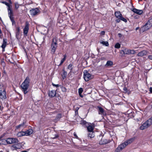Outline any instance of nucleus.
Returning <instances> with one entry per match:
<instances>
[{"mask_svg":"<svg viewBox=\"0 0 152 152\" xmlns=\"http://www.w3.org/2000/svg\"><path fill=\"white\" fill-rule=\"evenodd\" d=\"M30 81L29 77H27L21 85V90L24 94H26L29 91Z\"/></svg>","mask_w":152,"mask_h":152,"instance_id":"nucleus-1","label":"nucleus"},{"mask_svg":"<svg viewBox=\"0 0 152 152\" xmlns=\"http://www.w3.org/2000/svg\"><path fill=\"white\" fill-rule=\"evenodd\" d=\"M134 140L133 138H130L121 144L115 149V152H120L128 144L131 143Z\"/></svg>","mask_w":152,"mask_h":152,"instance_id":"nucleus-2","label":"nucleus"},{"mask_svg":"<svg viewBox=\"0 0 152 152\" xmlns=\"http://www.w3.org/2000/svg\"><path fill=\"white\" fill-rule=\"evenodd\" d=\"M1 3L5 4L7 6L8 16L10 17L11 21L12 22H14V18L13 17V12L12 10V6L6 1H2L1 2Z\"/></svg>","mask_w":152,"mask_h":152,"instance_id":"nucleus-3","label":"nucleus"},{"mask_svg":"<svg viewBox=\"0 0 152 152\" xmlns=\"http://www.w3.org/2000/svg\"><path fill=\"white\" fill-rule=\"evenodd\" d=\"M152 26V19H150L145 23V24L142 27L141 30L142 31L144 32L149 29Z\"/></svg>","mask_w":152,"mask_h":152,"instance_id":"nucleus-4","label":"nucleus"},{"mask_svg":"<svg viewBox=\"0 0 152 152\" xmlns=\"http://www.w3.org/2000/svg\"><path fill=\"white\" fill-rule=\"evenodd\" d=\"M93 76L90 74L87 70H84L83 72V78L86 81H88L92 79Z\"/></svg>","mask_w":152,"mask_h":152,"instance_id":"nucleus-5","label":"nucleus"},{"mask_svg":"<svg viewBox=\"0 0 152 152\" xmlns=\"http://www.w3.org/2000/svg\"><path fill=\"white\" fill-rule=\"evenodd\" d=\"M58 44L56 41H54V39H53L52 42L51 46V53L53 54L54 53L57 47Z\"/></svg>","mask_w":152,"mask_h":152,"instance_id":"nucleus-6","label":"nucleus"},{"mask_svg":"<svg viewBox=\"0 0 152 152\" xmlns=\"http://www.w3.org/2000/svg\"><path fill=\"white\" fill-rule=\"evenodd\" d=\"M29 24L28 21H26L25 23V27L23 28V34L24 36H27L29 30Z\"/></svg>","mask_w":152,"mask_h":152,"instance_id":"nucleus-7","label":"nucleus"},{"mask_svg":"<svg viewBox=\"0 0 152 152\" xmlns=\"http://www.w3.org/2000/svg\"><path fill=\"white\" fill-rule=\"evenodd\" d=\"M0 98L3 100L7 98L6 89H4L3 91H0Z\"/></svg>","mask_w":152,"mask_h":152,"instance_id":"nucleus-8","label":"nucleus"},{"mask_svg":"<svg viewBox=\"0 0 152 152\" xmlns=\"http://www.w3.org/2000/svg\"><path fill=\"white\" fill-rule=\"evenodd\" d=\"M151 125L149 123L148 121V120H147L140 126V129L143 130L146 129Z\"/></svg>","mask_w":152,"mask_h":152,"instance_id":"nucleus-9","label":"nucleus"},{"mask_svg":"<svg viewBox=\"0 0 152 152\" xmlns=\"http://www.w3.org/2000/svg\"><path fill=\"white\" fill-rule=\"evenodd\" d=\"M39 12V10L37 8L32 9L30 10V13L32 16L37 15Z\"/></svg>","mask_w":152,"mask_h":152,"instance_id":"nucleus-10","label":"nucleus"},{"mask_svg":"<svg viewBox=\"0 0 152 152\" xmlns=\"http://www.w3.org/2000/svg\"><path fill=\"white\" fill-rule=\"evenodd\" d=\"M17 143L16 144L13 145L11 147V149L12 150H17V149H20L21 148L22 146L21 144L18 143Z\"/></svg>","mask_w":152,"mask_h":152,"instance_id":"nucleus-11","label":"nucleus"},{"mask_svg":"<svg viewBox=\"0 0 152 152\" xmlns=\"http://www.w3.org/2000/svg\"><path fill=\"white\" fill-rule=\"evenodd\" d=\"M48 96L52 98L56 96V91L54 90H52L50 91H49L48 92Z\"/></svg>","mask_w":152,"mask_h":152,"instance_id":"nucleus-12","label":"nucleus"},{"mask_svg":"<svg viewBox=\"0 0 152 152\" xmlns=\"http://www.w3.org/2000/svg\"><path fill=\"white\" fill-rule=\"evenodd\" d=\"M26 120H24L23 123L16 126V128L17 129L20 128L23 129L26 127L27 125H26Z\"/></svg>","mask_w":152,"mask_h":152,"instance_id":"nucleus-13","label":"nucleus"},{"mask_svg":"<svg viewBox=\"0 0 152 152\" xmlns=\"http://www.w3.org/2000/svg\"><path fill=\"white\" fill-rule=\"evenodd\" d=\"M98 113L99 114L101 115H104L105 114V111L104 109L101 107H97Z\"/></svg>","mask_w":152,"mask_h":152,"instance_id":"nucleus-14","label":"nucleus"},{"mask_svg":"<svg viewBox=\"0 0 152 152\" xmlns=\"http://www.w3.org/2000/svg\"><path fill=\"white\" fill-rule=\"evenodd\" d=\"M132 10L134 13L139 15L142 14L143 13L142 10H137L136 8H134Z\"/></svg>","mask_w":152,"mask_h":152,"instance_id":"nucleus-15","label":"nucleus"},{"mask_svg":"<svg viewBox=\"0 0 152 152\" xmlns=\"http://www.w3.org/2000/svg\"><path fill=\"white\" fill-rule=\"evenodd\" d=\"M148 53V52L146 50H143L139 53L137 56H142L146 55Z\"/></svg>","mask_w":152,"mask_h":152,"instance_id":"nucleus-16","label":"nucleus"},{"mask_svg":"<svg viewBox=\"0 0 152 152\" xmlns=\"http://www.w3.org/2000/svg\"><path fill=\"white\" fill-rule=\"evenodd\" d=\"M109 142L107 140L104 139L102 138L99 142V144L100 145H104L108 143Z\"/></svg>","mask_w":152,"mask_h":152,"instance_id":"nucleus-17","label":"nucleus"},{"mask_svg":"<svg viewBox=\"0 0 152 152\" xmlns=\"http://www.w3.org/2000/svg\"><path fill=\"white\" fill-rule=\"evenodd\" d=\"M7 40L6 39H4L3 40V43L1 46V47L3 50H4L5 48L6 47L7 43Z\"/></svg>","mask_w":152,"mask_h":152,"instance_id":"nucleus-18","label":"nucleus"},{"mask_svg":"<svg viewBox=\"0 0 152 152\" xmlns=\"http://www.w3.org/2000/svg\"><path fill=\"white\" fill-rule=\"evenodd\" d=\"M33 130L32 129H30L25 132V135H29L33 133Z\"/></svg>","mask_w":152,"mask_h":152,"instance_id":"nucleus-19","label":"nucleus"},{"mask_svg":"<svg viewBox=\"0 0 152 152\" xmlns=\"http://www.w3.org/2000/svg\"><path fill=\"white\" fill-rule=\"evenodd\" d=\"M115 16L118 19L122 16V15L121 14V12L119 11L115 12Z\"/></svg>","mask_w":152,"mask_h":152,"instance_id":"nucleus-20","label":"nucleus"},{"mask_svg":"<svg viewBox=\"0 0 152 152\" xmlns=\"http://www.w3.org/2000/svg\"><path fill=\"white\" fill-rule=\"evenodd\" d=\"M87 129L88 132H92L94 130V127L88 125L87 126Z\"/></svg>","mask_w":152,"mask_h":152,"instance_id":"nucleus-21","label":"nucleus"},{"mask_svg":"<svg viewBox=\"0 0 152 152\" xmlns=\"http://www.w3.org/2000/svg\"><path fill=\"white\" fill-rule=\"evenodd\" d=\"M17 135L18 137H20L25 135V132L23 131L19 132L17 133Z\"/></svg>","mask_w":152,"mask_h":152,"instance_id":"nucleus-22","label":"nucleus"},{"mask_svg":"<svg viewBox=\"0 0 152 152\" xmlns=\"http://www.w3.org/2000/svg\"><path fill=\"white\" fill-rule=\"evenodd\" d=\"M129 50L127 49H124L122 50V52L124 55V54H129Z\"/></svg>","mask_w":152,"mask_h":152,"instance_id":"nucleus-23","label":"nucleus"},{"mask_svg":"<svg viewBox=\"0 0 152 152\" xmlns=\"http://www.w3.org/2000/svg\"><path fill=\"white\" fill-rule=\"evenodd\" d=\"M100 43L102 44L103 45L106 46H108L109 45V43L107 41H100Z\"/></svg>","mask_w":152,"mask_h":152,"instance_id":"nucleus-24","label":"nucleus"},{"mask_svg":"<svg viewBox=\"0 0 152 152\" xmlns=\"http://www.w3.org/2000/svg\"><path fill=\"white\" fill-rule=\"evenodd\" d=\"M63 56L64 57L61 60V62L59 65H58L59 66L61 65L66 59V55H64Z\"/></svg>","mask_w":152,"mask_h":152,"instance_id":"nucleus-25","label":"nucleus"},{"mask_svg":"<svg viewBox=\"0 0 152 152\" xmlns=\"http://www.w3.org/2000/svg\"><path fill=\"white\" fill-rule=\"evenodd\" d=\"M113 65V62L110 61H107L105 66H112Z\"/></svg>","mask_w":152,"mask_h":152,"instance_id":"nucleus-26","label":"nucleus"},{"mask_svg":"<svg viewBox=\"0 0 152 152\" xmlns=\"http://www.w3.org/2000/svg\"><path fill=\"white\" fill-rule=\"evenodd\" d=\"M0 143L3 145L7 144L6 139H2L0 140Z\"/></svg>","mask_w":152,"mask_h":152,"instance_id":"nucleus-27","label":"nucleus"},{"mask_svg":"<svg viewBox=\"0 0 152 152\" xmlns=\"http://www.w3.org/2000/svg\"><path fill=\"white\" fill-rule=\"evenodd\" d=\"M12 143H17L19 142L18 140L16 138H12Z\"/></svg>","mask_w":152,"mask_h":152,"instance_id":"nucleus-28","label":"nucleus"},{"mask_svg":"<svg viewBox=\"0 0 152 152\" xmlns=\"http://www.w3.org/2000/svg\"><path fill=\"white\" fill-rule=\"evenodd\" d=\"M88 136L91 138H93L95 136L94 133L93 132H90L88 134Z\"/></svg>","mask_w":152,"mask_h":152,"instance_id":"nucleus-29","label":"nucleus"},{"mask_svg":"<svg viewBox=\"0 0 152 152\" xmlns=\"http://www.w3.org/2000/svg\"><path fill=\"white\" fill-rule=\"evenodd\" d=\"M80 124L86 126L89 125L86 121L84 120H81L80 121Z\"/></svg>","mask_w":152,"mask_h":152,"instance_id":"nucleus-30","label":"nucleus"},{"mask_svg":"<svg viewBox=\"0 0 152 152\" xmlns=\"http://www.w3.org/2000/svg\"><path fill=\"white\" fill-rule=\"evenodd\" d=\"M5 89L3 82H0V91H3Z\"/></svg>","mask_w":152,"mask_h":152,"instance_id":"nucleus-31","label":"nucleus"},{"mask_svg":"<svg viewBox=\"0 0 152 152\" xmlns=\"http://www.w3.org/2000/svg\"><path fill=\"white\" fill-rule=\"evenodd\" d=\"M15 9L17 10L19 8L20 6H21V4H19L18 2H15L14 3Z\"/></svg>","mask_w":152,"mask_h":152,"instance_id":"nucleus-32","label":"nucleus"},{"mask_svg":"<svg viewBox=\"0 0 152 152\" xmlns=\"http://www.w3.org/2000/svg\"><path fill=\"white\" fill-rule=\"evenodd\" d=\"M7 144H12V138H9L6 139Z\"/></svg>","mask_w":152,"mask_h":152,"instance_id":"nucleus-33","label":"nucleus"},{"mask_svg":"<svg viewBox=\"0 0 152 152\" xmlns=\"http://www.w3.org/2000/svg\"><path fill=\"white\" fill-rule=\"evenodd\" d=\"M121 47V45L118 43H116L115 45V48H116L118 49Z\"/></svg>","mask_w":152,"mask_h":152,"instance_id":"nucleus-34","label":"nucleus"},{"mask_svg":"<svg viewBox=\"0 0 152 152\" xmlns=\"http://www.w3.org/2000/svg\"><path fill=\"white\" fill-rule=\"evenodd\" d=\"M119 19H120V20H122L124 22H125L126 23V22H127V20H126V19L125 18H124L122 16H121L120 18Z\"/></svg>","mask_w":152,"mask_h":152,"instance_id":"nucleus-35","label":"nucleus"},{"mask_svg":"<svg viewBox=\"0 0 152 152\" xmlns=\"http://www.w3.org/2000/svg\"><path fill=\"white\" fill-rule=\"evenodd\" d=\"M67 68L70 70V71H71L72 69H73V65H72L71 64H69L68 66L67 67Z\"/></svg>","mask_w":152,"mask_h":152,"instance_id":"nucleus-36","label":"nucleus"},{"mask_svg":"<svg viewBox=\"0 0 152 152\" xmlns=\"http://www.w3.org/2000/svg\"><path fill=\"white\" fill-rule=\"evenodd\" d=\"M17 32L16 34L17 35H19L20 33V29L19 27H17L16 28Z\"/></svg>","mask_w":152,"mask_h":152,"instance_id":"nucleus-37","label":"nucleus"},{"mask_svg":"<svg viewBox=\"0 0 152 152\" xmlns=\"http://www.w3.org/2000/svg\"><path fill=\"white\" fill-rule=\"evenodd\" d=\"M83 91V89L82 88H80L78 89V92L79 94H82Z\"/></svg>","mask_w":152,"mask_h":152,"instance_id":"nucleus-38","label":"nucleus"},{"mask_svg":"<svg viewBox=\"0 0 152 152\" xmlns=\"http://www.w3.org/2000/svg\"><path fill=\"white\" fill-rule=\"evenodd\" d=\"M61 116L62 115L61 113L58 114L56 116V119H59L61 117Z\"/></svg>","mask_w":152,"mask_h":152,"instance_id":"nucleus-39","label":"nucleus"},{"mask_svg":"<svg viewBox=\"0 0 152 152\" xmlns=\"http://www.w3.org/2000/svg\"><path fill=\"white\" fill-rule=\"evenodd\" d=\"M148 121L149 123V124L151 125L152 124V116L150 118L148 119Z\"/></svg>","mask_w":152,"mask_h":152,"instance_id":"nucleus-40","label":"nucleus"},{"mask_svg":"<svg viewBox=\"0 0 152 152\" xmlns=\"http://www.w3.org/2000/svg\"><path fill=\"white\" fill-rule=\"evenodd\" d=\"M129 54H134L135 53V51L133 50H129Z\"/></svg>","mask_w":152,"mask_h":152,"instance_id":"nucleus-41","label":"nucleus"},{"mask_svg":"<svg viewBox=\"0 0 152 152\" xmlns=\"http://www.w3.org/2000/svg\"><path fill=\"white\" fill-rule=\"evenodd\" d=\"M129 54H134L135 53V51L133 50H129Z\"/></svg>","mask_w":152,"mask_h":152,"instance_id":"nucleus-42","label":"nucleus"},{"mask_svg":"<svg viewBox=\"0 0 152 152\" xmlns=\"http://www.w3.org/2000/svg\"><path fill=\"white\" fill-rule=\"evenodd\" d=\"M52 85L53 86L56 87H58L60 86V85L59 84H55L53 83H52Z\"/></svg>","mask_w":152,"mask_h":152,"instance_id":"nucleus-43","label":"nucleus"},{"mask_svg":"<svg viewBox=\"0 0 152 152\" xmlns=\"http://www.w3.org/2000/svg\"><path fill=\"white\" fill-rule=\"evenodd\" d=\"M66 75H67V72L66 71H64V72H63V75H62L64 76V78H65L66 77Z\"/></svg>","mask_w":152,"mask_h":152,"instance_id":"nucleus-44","label":"nucleus"},{"mask_svg":"<svg viewBox=\"0 0 152 152\" xmlns=\"http://www.w3.org/2000/svg\"><path fill=\"white\" fill-rule=\"evenodd\" d=\"M105 32L104 31H101L100 33L101 35H104L105 34Z\"/></svg>","mask_w":152,"mask_h":152,"instance_id":"nucleus-45","label":"nucleus"},{"mask_svg":"<svg viewBox=\"0 0 152 152\" xmlns=\"http://www.w3.org/2000/svg\"><path fill=\"white\" fill-rule=\"evenodd\" d=\"M73 134H74V136L76 138H78V137L75 133L74 132V133Z\"/></svg>","mask_w":152,"mask_h":152,"instance_id":"nucleus-46","label":"nucleus"},{"mask_svg":"<svg viewBox=\"0 0 152 152\" xmlns=\"http://www.w3.org/2000/svg\"><path fill=\"white\" fill-rule=\"evenodd\" d=\"M2 35V31H1V28H0V38H1V37Z\"/></svg>","mask_w":152,"mask_h":152,"instance_id":"nucleus-47","label":"nucleus"},{"mask_svg":"<svg viewBox=\"0 0 152 152\" xmlns=\"http://www.w3.org/2000/svg\"><path fill=\"white\" fill-rule=\"evenodd\" d=\"M148 58L150 60H152V55H149L148 56Z\"/></svg>","mask_w":152,"mask_h":152,"instance_id":"nucleus-48","label":"nucleus"},{"mask_svg":"<svg viewBox=\"0 0 152 152\" xmlns=\"http://www.w3.org/2000/svg\"><path fill=\"white\" fill-rule=\"evenodd\" d=\"M58 137V135L57 134L55 135V136L53 137V139H56Z\"/></svg>","mask_w":152,"mask_h":152,"instance_id":"nucleus-49","label":"nucleus"},{"mask_svg":"<svg viewBox=\"0 0 152 152\" xmlns=\"http://www.w3.org/2000/svg\"><path fill=\"white\" fill-rule=\"evenodd\" d=\"M139 18V16L138 15L134 16V18L135 19H137Z\"/></svg>","mask_w":152,"mask_h":152,"instance_id":"nucleus-50","label":"nucleus"},{"mask_svg":"<svg viewBox=\"0 0 152 152\" xmlns=\"http://www.w3.org/2000/svg\"><path fill=\"white\" fill-rule=\"evenodd\" d=\"M120 19H117L116 21L117 22H118V23H119L120 21Z\"/></svg>","mask_w":152,"mask_h":152,"instance_id":"nucleus-51","label":"nucleus"},{"mask_svg":"<svg viewBox=\"0 0 152 152\" xmlns=\"http://www.w3.org/2000/svg\"><path fill=\"white\" fill-rule=\"evenodd\" d=\"M150 91L151 93H152V87L150 88Z\"/></svg>","mask_w":152,"mask_h":152,"instance_id":"nucleus-52","label":"nucleus"},{"mask_svg":"<svg viewBox=\"0 0 152 152\" xmlns=\"http://www.w3.org/2000/svg\"><path fill=\"white\" fill-rule=\"evenodd\" d=\"M118 35L119 36V37H121L122 36L121 34V33H118Z\"/></svg>","mask_w":152,"mask_h":152,"instance_id":"nucleus-53","label":"nucleus"},{"mask_svg":"<svg viewBox=\"0 0 152 152\" xmlns=\"http://www.w3.org/2000/svg\"><path fill=\"white\" fill-rule=\"evenodd\" d=\"M8 1L10 4H12V2L11 0H8Z\"/></svg>","mask_w":152,"mask_h":152,"instance_id":"nucleus-54","label":"nucleus"},{"mask_svg":"<svg viewBox=\"0 0 152 152\" xmlns=\"http://www.w3.org/2000/svg\"><path fill=\"white\" fill-rule=\"evenodd\" d=\"M121 53L123 55L124 54L123 53V52H122V50H121Z\"/></svg>","mask_w":152,"mask_h":152,"instance_id":"nucleus-55","label":"nucleus"},{"mask_svg":"<svg viewBox=\"0 0 152 152\" xmlns=\"http://www.w3.org/2000/svg\"><path fill=\"white\" fill-rule=\"evenodd\" d=\"M62 76L63 79H64L65 78H64V76L62 75Z\"/></svg>","mask_w":152,"mask_h":152,"instance_id":"nucleus-56","label":"nucleus"},{"mask_svg":"<svg viewBox=\"0 0 152 152\" xmlns=\"http://www.w3.org/2000/svg\"><path fill=\"white\" fill-rule=\"evenodd\" d=\"M20 152H27L26 151H21Z\"/></svg>","mask_w":152,"mask_h":152,"instance_id":"nucleus-57","label":"nucleus"},{"mask_svg":"<svg viewBox=\"0 0 152 152\" xmlns=\"http://www.w3.org/2000/svg\"><path fill=\"white\" fill-rule=\"evenodd\" d=\"M79 95L81 97H83V96H81V94H79Z\"/></svg>","mask_w":152,"mask_h":152,"instance_id":"nucleus-58","label":"nucleus"},{"mask_svg":"<svg viewBox=\"0 0 152 152\" xmlns=\"http://www.w3.org/2000/svg\"><path fill=\"white\" fill-rule=\"evenodd\" d=\"M139 28V27H137L136 28V30H138V28Z\"/></svg>","mask_w":152,"mask_h":152,"instance_id":"nucleus-59","label":"nucleus"},{"mask_svg":"<svg viewBox=\"0 0 152 152\" xmlns=\"http://www.w3.org/2000/svg\"><path fill=\"white\" fill-rule=\"evenodd\" d=\"M79 108L78 107H77L76 109L77 110H78L79 109Z\"/></svg>","mask_w":152,"mask_h":152,"instance_id":"nucleus-60","label":"nucleus"},{"mask_svg":"<svg viewBox=\"0 0 152 152\" xmlns=\"http://www.w3.org/2000/svg\"><path fill=\"white\" fill-rule=\"evenodd\" d=\"M1 106L0 105V110H1Z\"/></svg>","mask_w":152,"mask_h":152,"instance_id":"nucleus-61","label":"nucleus"},{"mask_svg":"<svg viewBox=\"0 0 152 152\" xmlns=\"http://www.w3.org/2000/svg\"><path fill=\"white\" fill-rule=\"evenodd\" d=\"M4 63V61H2V63Z\"/></svg>","mask_w":152,"mask_h":152,"instance_id":"nucleus-62","label":"nucleus"},{"mask_svg":"<svg viewBox=\"0 0 152 152\" xmlns=\"http://www.w3.org/2000/svg\"><path fill=\"white\" fill-rule=\"evenodd\" d=\"M126 88H124V90H126Z\"/></svg>","mask_w":152,"mask_h":152,"instance_id":"nucleus-63","label":"nucleus"},{"mask_svg":"<svg viewBox=\"0 0 152 152\" xmlns=\"http://www.w3.org/2000/svg\"><path fill=\"white\" fill-rule=\"evenodd\" d=\"M4 51V50H3L2 49V51H3V52Z\"/></svg>","mask_w":152,"mask_h":152,"instance_id":"nucleus-64","label":"nucleus"}]
</instances>
